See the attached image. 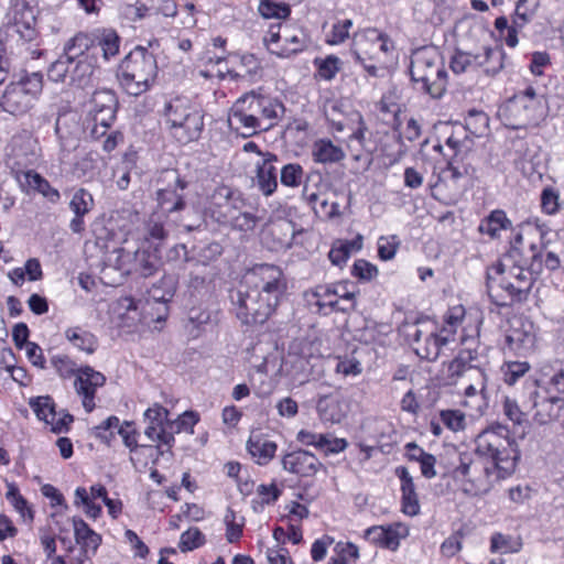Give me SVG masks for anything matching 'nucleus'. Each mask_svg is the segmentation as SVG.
Returning a JSON list of instances; mask_svg holds the SVG:
<instances>
[{
	"mask_svg": "<svg viewBox=\"0 0 564 564\" xmlns=\"http://www.w3.org/2000/svg\"><path fill=\"white\" fill-rule=\"evenodd\" d=\"M475 443V453L490 463L482 466L484 479L476 476L478 464L468 453L459 454V463L454 474L470 481L473 488H466L465 491L476 495L487 491L492 481L510 476L516 470L520 452L516 440L510 436L509 429L501 424L484 430L477 435Z\"/></svg>",
	"mask_w": 564,
	"mask_h": 564,
	"instance_id": "f257e3e1",
	"label": "nucleus"
},
{
	"mask_svg": "<svg viewBox=\"0 0 564 564\" xmlns=\"http://www.w3.org/2000/svg\"><path fill=\"white\" fill-rule=\"evenodd\" d=\"M542 271L541 253L531 245L529 271L522 267L506 269L505 262L488 268L486 288L488 296L497 306L506 307L528 300L536 276Z\"/></svg>",
	"mask_w": 564,
	"mask_h": 564,
	"instance_id": "f03ea898",
	"label": "nucleus"
},
{
	"mask_svg": "<svg viewBox=\"0 0 564 564\" xmlns=\"http://www.w3.org/2000/svg\"><path fill=\"white\" fill-rule=\"evenodd\" d=\"M283 112L284 106L278 99L250 91L234 104L228 123L241 135L251 137L275 126Z\"/></svg>",
	"mask_w": 564,
	"mask_h": 564,
	"instance_id": "7ed1b4c3",
	"label": "nucleus"
},
{
	"mask_svg": "<svg viewBox=\"0 0 564 564\" xmlns=\"http://www.w3.org/2000/svg\"><path fill=\"white\" fill-rule=\"evenodd\" d=\"M530 400L535 423L544 425L560 419L564 410V367L542 368Z\"/></svg>",
	"mask_w": 564,
	"mask_h": 564,
	"instance_id": "20e7f679",
	"label": "nucleus"
},
{
	"mask_svg": "<svg viewBox=\"0 0 564 564\" xmlns=\"http://www.w3.org/2000/svg\"><path fill=\"white\" fill-rule=\"evenodd\" d=\"M411 80L416 90L438 99L446 91L447 70L434 46L416 48L410 62Z\"/></svg>",
	"mask_w": 564,
	"mask_h": 564,
	"instance_id": "39448f33",
	"label": "nucleus"
},
{
	"mask_svg": "<svg viewBox=\"0 0 564 564\" xmlns=\"http://www.w3.org/2000/svg\"><path fill=\"white\" fill-rule=\"evenodd\" d=\"M158 75L154 54L143 46H137L120 63L117 79L121 88L130 96H140L148 91Z\"/></svg>",
	"mask_w": 564,
	"mask_h": 564,
	"instance_id": "423d86ee",
	"label": "nucleus"
},
{
	"mask_svg": "<svg viewBox=\"0 0 564 564\" xmlns=\"http://www.w3.org/2000/svg\"><path fill=\"white\" fill-rule=\"evenodd\" d=\"M164 118L171 137L180 144L197 141L204 130L202 110L180 98L165 105Z\"/></svg>",
	"mask_w": 564,
	"mask_h": 564,
	"instance_id": "0eeeda50",
	"label": "nucleus"
},
{
	"mask_svg": "<svg viewBox=\"0 0 564 564\" xmlns=\"http://www.w3.org/2000/svg\"><path fill=\"white\" fill-rule=\"evenodd\" d=\"M42 89L43 76L41 73L25 74L6 87L0 105L6 112L22 116L33 107Z\"/></svg>",
	"mask_w": 564,
	"mask_h": 564,
	"instance_id": "6e6552de",
	"label": "nucleus"
},
{
	"mask_svg": "<svg viewBox=\"0 0 564 564\" xmlns=\"http://www.w3.org/2000/svg\"><path fill=\"white\" fill-rule=\"evenodd\" d=\"M230 301L237 318L245 325L263 324L278 305L241 284L230 292Z\"/></svg>",
	"mask_w": 564,
	"mask_h": 564,
	"instance_id": "1a4fd4ad",
	"label": "nucleus"
},
{
	"mask_svg": "<svg viewBox=\"0 0 564 564\" xmlns=\"http://www.w3.org/2000/svg\"><path fill=\"white\" fill-rule=\"evenodd\" d=\"M240 284L248 286L249 290H257L260 296L275 304H279L286 288L282 270L278 265L268 263L256 264L246 273Z\"/></svg>",
	"mask_w": 564,
	"mask_h": 564,
	"instance_id": "9d476101",
	"label": "nucleus"
},
{
	"mask_svg": "<svg viewBox=\"0 0 564 564\" xmlns=\"http://www.w3.org/2000/svg\"><path fill=\"white\" fill-rule=\"evenodd\" d=\"M547 115L545 105L512 97L499 109V117L507 127L521 129L538 124Z\"/></svg>",
	"mask_w": 564,
	"mask_h": 564,
	"instance_id": "9b49d317",
	"label": "nucleus"
},
{
	"mask_svg": "<svg viewBox=\"0 0 564 564\" xmlns=\"http://www.w3.org/2000/svg\"><path fill=\"white\" fill-rule=\"evenodd\" d=\"M503 56L505 54L500 48L485 47L482 53L477 54L456 50L451 58L449 66L455 74L484 67L487 75L494 76L503 67Z\"/></svg>",
	"mask_w": 564,
	"mask_h": 564,
	"instance_id": "f8f14e48",
	"label": "nucleus"
},
{
	"mask_svg": "<svg viewBox=\"0 0 564 564\" xmlns=\"http://www.w3.org/2000/svg\"><path fill=\"white\" fill-rule=\"evenodd\" d=\"M169 410L160 404H154L144 412V420L148 423L144 434L151 441H156L171 447L174 443L173 432H170Z\"/></svg>",
	"mask_w": 564,
	"mask_h": 564,
	"instance_id": "ddd939ff",
	"label": "nucleus"
},
{
	"mask_svg": "<svg viewBox=\"0 0 564 564\" xmlns=\"http://www.w3.org/2000/svg\"><path fill=\"white\" fill-rule=\"evenodd\" d=\"M448 373L451 378L467 376L469 379H477V386L485 389L486 373L475 350L462 349L448 365Z\"/></svg>",
	"mask_w": 564,
	"mask_h": 564,
	"instance_id": "4468645a",
	"label": "nucleus"
},
{
	"mask_svg": "<svg viewBox=\"0 0 564 564\" xmlns=\"http://www.w3.org/2000/svg\"><path fill=\"white\" fill-rule=\"evenodd\" d=\"M36 12V8L26 1H18L12 8L11 29L25 42L35 40L37 35Z\"/></svg>",
	"mask_w": 564,
	"mask_h": 564,
	"instance_id": "2eb2a0df",
	"label": "nucleus"
},
{
	"mask_svg": "<svg viewBox=\"0 0 564 564\" xmlns=\"http://www.w3.org/2000/svg\"><path fill=\"white\" fill-rule=\"evenodd\" d=\"M282 467L291 474L301 477H312L323 467V464L313 453L297 449L282 457Z\"/></svg>",
	"mask_w": 564,
	"mask_h": 564,
	"instance_id": "dca6fc26",
	"label": "nucleus"
},
{
	"mask_svg": "<svg viewBox=\"0 0 564 564\" xmlns=\"http://www.w3.org/2000/svg\"><path fill=\"white\" fill-rule=\"evenodd\" d=\"M423 332L415 328L413 334L414 351L421 358L434 361L440 356L441 348L448 344L453 337V332L444 328V336L435 333L427 334L422 340Z\"/></svg>",
	"mask_w": 564,
	"mask_h": 564,
	"instance_id": "f3484780",
	"label": "nucleus"
},
{
	"mask_svg": "<svg viewBox=\"0 0 564 564\" xmlns=\"http://www.w3.org/2000/svg\"><path fill=\"white\" fill-rule=\"evenodd\" d=\"M339 288L330 284H319L312 291L310 305L317 307V313L328 315L332 312H348L349 307H341L339 301Z\"/></svg>",
	"mask_w": 564,
	"mask_h": 564,
	"instance_id": "a211bd4d",
	"label": "nucleus"
},
{
	"mask_svg": "<svg viewBox=\"0 0 564 564\" xmlns=\"http://www.w3.org/2000/svg\"><path fill=\"white\" fill-rule=\"evenodd\" d=\"M278 156L267 152L261 163L257 164L256 185L264 196H271L278 188V169L274 162Z\"/></svg>",
	"mask_w": 564,
	"mask_h": 564,
	"instance_id": "6ab92c4d",
	"label": "nucleus"
},
{
	"mask_svg": "<svg viewBox=\"0 0 564 564\" xmlns=\"http://www.w3.org/2000/svg\"><path fill=\"white\" fill-rule=\"evenodd\" d=\"M246 448L256 464L264 466L273 459L278 445L262 433H251Z\"/></svg>",
	"mask_w": 564,
	"mask_h": 564,
	"instance_id": "aec40b11",
	"label": "nucleus"
},
{
	"mask_svg": "<svg viewBox=\"0 0 564 564\" xmlns=\"http://www.w3.org/2000/svg\"><path fill=\"white\" fill-rule=\"evenodd\" d=\"M186 187L187 182L176 175L173 187L160 189L158 192V202L162 210L167 214L183 210L186 206V202L182 192Z\"/></svg>",
	"mask_w": 564,
	"mask_h": 564,
	"instance_id": "412c9836",
	"label": "nucleus"
},
{
	"mask_svg": "<svg viewBox=\"0 0 564 564\" xmlns=\"http://www.w3.org/2000/svg\"><path fill=\"white\" fill-rule=\"evenodd\" d=\"M395 475L401 481V492H402V511L410 516L414 517L420 512V503L419 497L415 491V486L413 482V478L410 475L406 467L400 466L395 468Z\"/></svg>",
	"mask_w": 564,
	"mask_h": 564,
	"instance_id": "4be33fe9",
	"label": "nucleus"
},
{
	"mask_svg": "<svg viewBox=\"0 0 564 564\" xmlns=\"http://www.w3.org/2000/svg\"><path fill=\"white\" fill-rule=\"evenodd\" d=\"M177 281L171 274H164L158 282L153 283L148 293L150 299L154 302L162 304L163 314H159L156 321L165 319L167 313V302H170L176 291Z\"/></svg>",
	"mask_w": 564,
	"mask_h": 564,
	"instance_id": "5701e85b",
	"label": "nucleus"
},
{
	"mask_svg": "<svg viewBox=\"0 0 564 564\" xmlns=\"http://www.w3.org/2000/svg\"><path fill=\"white\" fill-rule=\"evenodd\" d=\"M133 267L132 273H135L142 278H149L156 273L162 265L161 257L158 248L150 249H138L132 256Z\"/></svg>",
	"mask_w": 564,
	"mask_h": 564,
	"instance_id": "b1692460",
	"label": "nucleus"
},
{
	"mask_svg": "<svg viewBox=\"0 0 564 564\" xmlns=\"http://www.w3.org/2000/svg\"><path fill=\"white\" fill-rule=\"evenodd\" d=\"M306 47V39L301 30L294 31L289 25L283 26V45L270 48V53L289 58Z\"/></svg>",
	"mask_w": 564,
	"mask_h": 564,
	"instance_id": "393cba45",
	"label": "nucleus"
},
{
	"mask_svg": "<svg viewBox=\"0 0 564 564\" xmlns=\"http://www.w3.org/2000/svg\"><path fill=\"white\" fill-rule=\"evenodd\" d=\"M23 178L24 181L21 183L22 187L28 186L30 189L41 194L52 204L59 202L61 194L58 189L53 187L40 173L30 170L23 173Z\"/></svg>",
	"mask_w": 564,
	"mask_h": 564,
	"instance_id": "a878e982",
	"label": "nucleus"
},
{
	"mask_svg": "<svg viewBox=\"0 0 564 564\" xmlns=\"http://www.w3.org/2000/svg\"><path fill=\"white\" fill-rule=\"evenodd\" d=\"M94 31L90 33L78 32L64 45V55L72 62L79 58H90L88 53L94 50Z\"/></svg>",
	"mask_w": 564,
	"mask_h": 564,
	"instance_id": "bb28decb",
	"label": "nucleus"
},
{
	"mask_svg": "<svg viewBox=\"0 0 564 564\" xmlns=\"http://www.w3.org/2000/svg\"><path fill=\"white\" fill-rule=\"evenodd\" d=\"M312 156L317 163H338L346 156L344 150L329 139H318L314 142Z\"/></svg>",
	"mask_w": 564,
	"mask_h": 564,
	"instance_id": "cd10ccee",
	"label": "nucleus"
},
{
	"mask_svg": "<svg viewBox=\"0 0 564 564\" xmlns=\"http://www.w3.org/2000/svg\"><path fill=\"white\" fill-rule=\"evenodd\" d=\"M316 410L323 422L339 423L345 416L341 402L334 394L321 395L316 403Z\"/></svg>",
	"mask_w": 564,
	"mask_h": 564,
	"instance_id": "c85d7f7f",
	"label": "nucleus"
},
{
	"mask_svg": "<svg viewBox=\"0 0 564 564\" xmlns=\"http://www.w3.org/2000/svg\"><path fill=\"white\" fill-rule=\"evenodd\" d=\"M94 50L100 47L106 61L119 53L120 37L115 30L96 29L94 30Z\"/></svg>",
	"mask_w": 564,
	"mask_h": 564,
	"instance_id": "c756f323",
	"label": "nucleus"
},
{
	"mask_svg": "<svg viewBox=\"0 0 564 564\" xmlns=\"http://www.w3.org/2000/svg\"><path fill=\"white\" fill-rule=\"evenodd\" d=\"M365 538L370 542L389 550H397L400 544V536L393 527L375 525L365 531Z\"/></svg>",
	"mask_w": 564,
	"mask_h": 564,
	"instance_id": "7c9ffc66",
	"label": "nucleus"
},
{
	"mask_svg": "<svg viewBox=\"0 0 564 564\" xmlns=\"http://www.w3.org/2000/svg\"><path fill=\"white\" fill-rule=\"evenodd\" d=\"M95 64L91 58H79L70 66L69 85L85 88L93 82Z\"/></svg>",
	"mask_w": 564,
	"mask_h": 564,
	"instance_id": "2f4dec72",
	"label": "nucleus"
},
{
	"mask_svg": "<svg viewBox=\"0 0 564 564\" xmlns=\"http://www.w3.org/2000/svg\"><path fill=\"white\" fill-rule=\"evenodd\" d=\"M511 220L501 209L492 210L485 219L481 220L478 230L488 235L490 238H498L500 230L510 229Z\"/></svg>",
	"mask_w": 564,
	"mask_h": 564,
	"instance_id": "473e14b6",
	"label": "nucleus"
},
{
	"mask_svg": "<svg viewBox=\"0 0 564 564\" xmlns=\"http://www.w3.org/2000/svg\"><path fill=\"white\" fill-rule=\"evenodd\" d=\"M73 525L76 542L82 545L80 550L95 552L101 542V536L80 518H74Z\"/></svg>",
	"mask_w": 564,
	"mask_h": 564,
	"instance_id": "72a5a7b5",
	"label": "nucleus"
},
{
	"mask_svg": "<svg viewBox=\"0 0 564 564\" xmlns=\"http://www.w3.org/2000/svg\"><path fill=\"white\" fill-rule=\"evenodd\" d=\"M65 336L76 348L87 354H93L97 348L96 337L80 327L67 328Z\"/></svg>",
	"mask_w": 564,
	"mask_h": 564,
	"instance_id": "f704fd0d",
	"label": "nucleus"
},
{
	"mask_svg": "<svg viewBox=\"0 0 564 564\" xmlns=\"http://www.w3.org/2000/svg\"><path fill=\"white\" fill-rule=\"evenodd\" d=\"M533 341L534 336L530 332L520 328H512L506 335V347L517 354H522L524 350L530 349Z\"/></svg>",
	"mask_w": 564,
	"mask_h": 564,
	"instance_id": "c9c22d12",
	"label": "nucleus"
},
{
	"mask_svg": "<svg viewBox=\"0 0 564 564\" xmlns=\"http://www.w3.org/2000/svg\"><path fill=\"white\" fill-rule=\"evenodd\" d=\"M246 206L242 195L237 192L231 198L229 205L223 206L220 209H213L212 217L220 225L227 226L230 220Z\"/></svg>",
	"mask_w": 564,
	"mask_h": 564,
	"instance_id": "e433bc0d",
	"label": "nucleus"
},
{
	"mask_svg": "<svg viewBox=\"0 0 564 564\" xmlns=\"http://www.w3.org/2000/svg\"><path fill=\"white\" fill-rule=\"evenodd\" d=\"M94 206L95 202L91 193L83 187L74 193L69 202V208L76 216L87 215Z\"/></svg>",
	"mask_w": 564,
	"mask_h": 564,
	"instance_id": "4c0bfd02",
	"label": "nucleus"
},
{
	"mask_svg": "<svg viewBox=\"0 0 564 564\" xmlns=\"http://www.w3.org/2000/svg\"><path fill=\"white\" fill-rule=\"evenodd\" d=\"M274 351V345L270 341H259L249 348L250 362L259 370L267 369V365Z\"/></svg>",
	"mask_w": 564,
	"mask_h": 564,
	"instance_id": "58836bf2",
	"label": "nucleus"
},
{
	"mask_svg": "<svg viewBox=\"0 0 564 564\" xmlns=\"http://www.w3.org/2000/svg\"><path fill=\"white\" fill-rule=\"evenodd\" d=\"M260 15L264 19L285 20L291 14L288 3H276L272 0H261L258 7Z\"/></svg>",
	"mask_w": 564,
	"mask_h": 564,
	"instance_id": "ea45409f",
	"label": "nucleus"
},
{
	"mask_svg": "<svg viewBox=\"0 0 564 564\" xmlns=\"http://www.w3.org/2000/svg\"><path fill=\"white\" fill-rule=\"evenodd\" d=\"M132 256L133 252H130L123 248L115 249L108 256L109 265L120 271L122 275L131 274L133 267Z\"/></svg>",
	"mask_w": 564,
	"mask_h": 564,
	"instance_id": "a19ab883",
	"label": "nucleus"
},
{
	"mask_svg": "<svg viewBox=\"0 0 564 564\" xmlns=\"http://www.w3.org/2000/svg\"><path fill=\"white\" fill-rule=\"evenodd\" d=\"M210 322V313L206 310L193 307L187 315L186 329L193 337H197L205 325Z\"/></svg>",
	"mask_w": 564,
	"mask_h": 564,
	"instance_id": "79ce46f5",
	"label": "nucleus"
},
{
	"mask_svg": "<svg viewBox=\"0 0 564 564\" xmlns=\"http://www.w3.org/2000/svg\"><path fill=\"white\" fill-rule=\"evenodd\" d=\"M223 253V247L219 242L212 241L205 245L204 247L197 249L192 258L194 261L192 262L194 265H199L203 268H207L208 263L216 260Z\"/></svg>",
	"mask_w": 564,
	"mask_h": 564,
	"instance_id": "37998d69",
	"label": "nucleus"
},
{
	"mask_svg": "<svg viewBox=\"0 0 564 564\" xmlns=\"http://www.w3.org/2000/svg\"><path fill=\"white\" fill-rule=\"evenodd\" d=\"M488 124L489 118L481 110L471 109L468 111L465 118L466 130H468L471 134L477 137H480L486 132V130L488 129Z\"/></svg>",
	"mask_w": 564,
	"mask_h": 564,
	"instance_id": "c03bdc74",
	"label": "nucleus"
},
{
	"mask_svg": "<svg viewBox=\"0 0 564 564\" xmlns=\"http://www.w3.org/2000/svg\"><path fill=\"white\" fill-rule=\"evenodd\" d=\"M304 180V170L299 163H288L280 170L281 184L288 187H297Z\"/></svg>",
	"mask_w": 564,
	"mask_h": 564,
	"instance_id": "a18cd8bd",
	"label": "nucleus"
},
{
	"mask_svg": "<svg viewBox=\"0 0 564 564\" xmlns=\"http://www.w3.org/2000/svg\"><path fill=\"white\" fill-rule=\"evenodd\" d=\"M6 498L24 519L30 521L33 520V511L29 507L28 501L21 496L19 488L14 484H8Z\"/></svg>",
	"mask_w": 564,
	"mask_h": 564,
	"instance_id": "49530a36",
	"label": "nucleus"
},
{
	"mask_svg": "<svg viewBox=\"0 0 564 564\" xmlns=\"http://www.w3.org/2000/svg\"><path fill=\"white\" fill-rule=\"evenodd\" d=\"M205 542L206 538L198 528H189L181 534L178 547L183 553H186L203 546Z\"/></svg>",
	"mask_w": 564,
	"mask_h": 564,
	"instance_id": "de8ad7c7",
	"label": "nucleus"
},
{
	"mask_svg": "<svg viewBox=\"0 0 564 564\" xmlns=\"http://www.w3.org/2000/svg\"><path fill=\"white\" fill-rule=\"evenodd\" d=\"M529 370L530 365L527 361H508L501 367L503 380L509 386L514 384Z\"/></svg>",
	"mask_w": 564,
	"mask_h": 564,
	"instance_id": "09e8293b",
	"label": "nucleus"
},
{
	"mask_svg": "<svg viewBox=\"0 0 564 564\" xmlns=\"http://www.w3.org/2000/svg\"><path fill=\"white\" fill-rule=\"evenodd\" d=\"M29 404L37 419L46 423L52 417V414L56 412L53 399L48 395L33 398L30 400Z\"/></svg>",
	"mask_w": 564,
	"mask_h": 564,
	"instance_id": "8fccbe9b",
	"label": "nucleus"
},
{
	"mask_svg": "<svg viewBox=\"0 0 564 564\" xmlns=\"http://www.w3.org/2000/svg\"><path fill=\"white\" fill-rule=\"evenodd\" d=\"M73 64L74 62L63 54L50 66L47 70L48 78L55 83H65L67 78L69 79L70 66Z\"/></svg>",
	"mask_w": 564,
	"mask_h": 564,
	"instance_id": "3c124183",
	"label": "nucleus"
},
{
	"mask_svg": "<svg viewBox=\"0 0 564 564\" xmlns=\"http://www.w3.org/2000/svg\"><path fill=\"white\" fill-rule=\"evenodd\" d=\"M75 506L83 505L85 507V513L87 517L97 519L101 514V506L91 501V497L89 496V492L84 487H78L75 490Z\"/></svg>",
	"mask_w": 564,
	"mask_h": 564,
	"instance_id": "603ef678",
	"label": "nucleus"
},
{
	"mask_svg": "<svg viewBox=\"0 0 564 564\" xmlns=\"http://www.w3.org/2000/svg\"><path fill=\"white\" fill-rule=\"evenodd\" d=\"M196 268L189 272L187 288L193 293H200L207 289L208 282L210 281V274L207 272V268L195 265Z\"/></svg>",
	"mask_w": 564,
	"mask_h": 564,
	"instance_id": "864d4df0",
	"label": "nucleus"
},
{
	"mask_svg": "<svg viewBox=\"0 0 564 564\" xmlns=\"http://www.w3.org/2000/svg\"><path fill=\"white\" fill-rule=\"evenodd\" d=\"M119 426V419L115 415H110L99 425L94 427V435L107 445H110L115 438V430Z\"/></svg>",
	"mask_w": 564,
	"mask_h": 564,
	"instance_id": "5fc2aeb1",
	"label": "nucleus"
},
{
	"mask_svg": "<svg viewBox=\"0 0 564 564\" xmlns=\"http://www.w3.org/2000/svg\"><path fill=\"white\" fill-rule=\"evenodd\" d=\"M503 414L516 425L522 427V434L525 433L528 425L527 414L522 412L516 401L506 398L503 402Z\"/></svg>",
	"mask_w": 564,
	"mask_h": 564,
	"instance_id": "6e6d98bb",
	"label": "nucleus"
},
{
	"mask_svg": "<svg viewBox=\"0 0 564 564\" xmlns=\"http://www.w3.org/2000/svg\"><path fill=\"white\" fill-rule=\"evenodd\" d=\"M198 414L193 411H186L180 415L176 420H170L167 426L173 435L181 433L182 431H188L193 433L194 425L198 422Z\"/></svg>",
	"mask_w": 564,
	"mask_h": 564,
	"instance_id": "4d7b16f0",
	"label": "nucleus"
},
{
	"mask_svg": "<svg viewBox=\"0 0 564 564\" xmlns=\"http://www.w3.org/2000/svg\"><path fill=\"white\" fill-rule=\"evenodd\" d=\"M400 247V239L395 235L381 236L378 239V256L381 260L388 261L394 258Z\"/></svg>",
	"mask_w": 564,
	"mask_h": 564,
	"instance_id": "13d9d810",
	"label": "nucleus"
},
{
	"mask_svg": "<svg viewBox=\"0 0 564 564\" xmlns=\"http://www.w3.org/2000/svg\"><path fill=\"white\" fill-rule=\"evenodd\" d=\"M124 302L116 304L113 312L124 325L130 326L139 319L138 306L132 299H124Z\"/></svg>",
	"mask_w": 564,
	"mask_h": 564,
	"instance_id": "bf43d9fd",
	"label": "nucleus"
},
{
	"mask_svg": "<svg viewBox=\"0 0 564 564\" xmlns=\"http://www.w3.org/2000/svg\"><path fill=\"white\" fill-rule=\"evenodd\" d=\"M348 446V442L345 438L335 437L330 433H325L322 436L318 451L323 452L326 456L330 454H338L344 452Z\"/></svg>",
	"mask_w": 564,
	"mask_h": 564,
	"instance_id": "052dcab7",
	"label": "nucleus"
},
{
	"mask_svg": "<svg viewBox=\"0 0 564 564\" xmlns=\"http://www.w3.org/2000/svg\"><path fill=\"white\" fill-rule=\"evenodd\" d=\"M51 364L62 378H70L78 375L76 364L66 355H57L51 358Z\"/></svg>",
	"mask_w": 564,
	"mask_h": 564,
	"instance_id": "680f3d73",
	"label": "nucleus"
},
{
	"mask_svg": "<svg viewBox=\"0 0 564 564\" xmlns=\"http://www.w3.org/2000/svg\"><path fill=\"white\" fill-rule=\"evenodd\" d=\"M118 108V99L109 89L97 90L91 97V109Z\"/></svg>",
	"mask_w": 564,
	"mask_h": 564,
	"instance_id": "e2e57ef3",
	"label": "nucleus"
},
{
	"mask_svg": "<svg viewBox=\"0 0 564 564\" xmlns=\"http://www.w3.org/2000/svg\"><path fill=\"white\" fill-rule=\"evenodd\" d=\"M237 192L226 185L217 186L210 196V212L213 213V209H220L223 206L229 205L234 194H237Z\"/></svg>",
	"mask_w": 564,
	"mask_h": 564,
	"instance_id": "0e129e2a",
	"label": "nucleus"
},
{
	"mask_svg": "<svg viewBox=\"0 0 564 564\" xmlns=\"http://www.w3.org/2000/svg\"><path fill=\"white\" fill-rule=\"evenodd\" d=\"M237 192L226 185L217 186L210 196V212L213 213V209H220L223 206L229 205L234 194H237Z\"/></svg>",
	"mask_w": 564,
	"mask_h": 564,
	"instance_id": "69168bd1",
	"label": "nucleus"
},
{
	"mask_svg": "<svg viewBox=\"0 0 564 564\" xmlns=\"http://www.w3.org/2000/svg\"><path fill=\"white\" fill-rule=\"evenodd\" d=\"M119 11L120 15L127 21L137 22L147 15L149 8L144 3L137 1L135 3L121 4Z\"/></svg>",
	"mask_w": 564,
	"mask_h": 564,
	"instance_id": "338daca9",
	"label": "nucleus"
},
{
	"mask_svg": "<svg viewBox=\"0 0 564 564\" xmlns=\"http://www.w3.org/2000/svg\"><path fill=\"white\" fill-rule=\"evenodd\" d=\"M258 217L252 213L241 209L227 226L240 231H251L256 228Z\"/></svg>",
	"mask_w": 564,
	"mask_h": 564,
	"instance_id": "774afa93",
	"label": "nucleus"
}]
</instances>
